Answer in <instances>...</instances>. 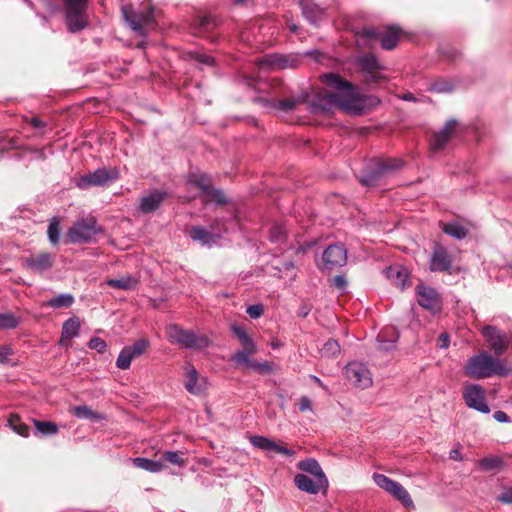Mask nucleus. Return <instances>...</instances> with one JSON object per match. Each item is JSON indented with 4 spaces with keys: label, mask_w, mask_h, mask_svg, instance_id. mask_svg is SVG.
Instances as JSON below:
<instances>
[{
    "label": "nucleus",
    "mask_w": 512,
    "mask_h": 512,
    "mask_svg": "<svg viewBox=\"0 0 512 512\" xmlns=\"http://www.w3.org/2000/svg\"><path fill=\"white\" fill-rule=\"evenodd\" d=\"M432 89L437 92H446L450 90V87L443 83H435Z\"/></svg>",
    "instance_id": "nucleus-60"
},
{
    "label": "nucleus",
    "mask_w": 512,
    "mask_h": 512,
    "mask_svg": "<svg viewBox=\"0 0 512 512\" xmlns=\"http://www.w3.org/2000/svg\"><path fill=\"white\" fill-rule=\"evenodd\" d=\"M133 463L138 468H141L146 471L153 472V473L160 472L165 467L161 461H154V460H149V459L141 458V457L135 458L133 460Z\"/></svg>",
    "instance_id": "nucleus-32"
},
{
    "label": "nucleus",
    "mask_w": 512,
    "mask_h": 512,
    "mask_svg": "<svg viewBox=\"0 0 512 512\" xmlns=\"http://www.w3.org/2000/svg\"><path fill=\"white\" fill-rule=\"evenodd\" d=\"M463 398L468 407L482 413H489L490 409L485 400L484 389L477 384H467L463 390Z\"/></svg>",
    "instance_id": "nucleus-13"
},
{
    "label": "nucleus",
    "mask_w": 512,
    "mask_h": 512,
    "mask_svg": "<svg viewBox=\"0 0 512 512\" xmlns=\"http://www.w3.org/2000/svg\"><path fill=\"white\" fill-rule=\"evenodd\" d=\"M452 266V258L448 254L447 250L437 244L434 246L431 261H430V269L434 272H443L448 271Z\"/></svg>",
    "instance_id": "nucleus-20"
},
{
    "label": "nucleus",
    "mask_w": 512,
    "mask_h": 512,
    "mask_svg": "<svg viewBox=\"0 0 512 512\" xmlns=\"http://www.w3.org/2000/svg\"><path fill=\"white\" fill-rule=\"evenodd\" d=\"M287 61L280 55H269L260 61V65L267 66L272 69H280L286 67Z\"/></svg>",
    "instance_id": "nucleus-35"
},
{
    "label": "nucleus",
    "mask_w": 512,
    "mask_h": 512,
    "mask_svg": "<svg viewBox=\"0 0 512 512\" xmlns=\"http://www.w3.org/2000/svg\"><path fill=\"white\" fill-rule=\"evenodd\" d=\"M25 266L33 272H43L53 265V257L48 253H42L36 256L26 258Z\"/></svg>",
    "instance_id": "nucleus-24"
},
{
    "label": "nucleus",
    "mask_w": 512,
    "mask_h": 512,
    "mask_svg": "<svg viewBox=\"0 0 512 512\" xmlns=\"http://www.w3.org/2000/svg\"><path fill=\"white\" fill-rule=\"evenodd\" d=\"M442 229L446 234L457 239L464 238L468 232L463 225L456 222L443 224Z\"/></svg>",
    "instance_id": "nucleus-33"
},
{
    "label": "nucleus",
    "mask_w": 512,
    "mask_h": 512,
    "mask_svg": "<svg viewBox=\"0 0 512 512\" xmlns=\"http://www.w3.org/2000/svg\"><path fill=\"white\" fill-rule=\"evenodd\" d=\"M478 465L483 471H492L500 469L503 465V461L498 457H487L481 459Z\"/></svg>",
    "instance_id": "nucleus-37"
},
{
    "label": "nucleus",
    "mask_w": 512,
    "mask_h": 512,
    "mask_svg": "<svg viewBox=\"0 0 512 512\" xmlns=\"http://www.w3.org/2000/svg\"><path fill=\"white\" fill-rule=\"evenodd\" d=\"M345 375L358 388L366 389L372 385L371 373L362 363H349L345 368Z\"/></svg>",
    "instance_id": "nucleus-12"
},
{
    "label": "nucleus",
    "mask_w": 512,
    "mask_h": 512,
    "mask_svg": "<svg viewBox=\"0 0 512 512\" xmlns=\"http://www.w3.org/2000/svg\"><path fill=\"white\" fill-rule=\"evenodd\" d=\"M11 354V349L6 346L0 347V363H5L8 360V356Z\"/></svg>",
    "instance_id": "nucleus-57"
},
{
    "label": "nucleus",
    "mask_w": 512,
    "mask_h": 512,
    "mask_svg": "<svg viewBox=\"0 0 512 512\" xmlns=\"http://www.w3.org/2000/svg\"><path fill=\"white\" fill-rule=\"evenodd\" d=\"M183 384L185 389L193 395L202 394L208 386L207 379L200 376L195 367L191 364L184 366Z\"/></svg>",
    "instance_id": "nucleus-14"
},
{
    "label": "nucleus",
    "mask_w": 512,
    "mask_h": 512,
    "mask_svg": "<svg viewBox=\"0 0 512 512\" xmlns=\"http://www.w3.org/2000/svg\"><path fill=\"white\" fill-rule=\"evenodd\" d=\"M148 347V342L144 339H140L136 341L132 346L126 347L128 350H130L131 354L134 357H138L142 355Z\"/></svg>",
    "instance_id": "nucleus-46"
},
{
    "label": "nucleus",
    "mask_w": 512,
    "mask_h": 512,
    "mask_svg": "<svg viewBox=\"0 0 512 512\" xmlns=\"http://www.w3.org/2000/svg\"><path fill=\"white\" fill-rule=\"evenodd\" d=\"M122 14L131 29L140 36L155 28L154 9L150 6L139 13H135L130 6H123Z\"/></svg>",
    "instance_id": "nucleus-4"
},
{
    "label": "nucleus",
    "mask_w": 512,
    "mask_h": 512,
    "mask_svg": "<svg viewBox=\"0 0 512 512\" xmlns=\"http://www.w3.org/2000/svg\"><path fill=\"white\" fill-rule=\"evenodd\" d=\"M138 280L130 275H123L116 279L107 280V284L119 290H132L137 286Z\"/></svg>",
    "instance_id": "nucleus-31"
},
{
    "label": "nucleus",
    "mask_w": 512,
    "mask_h": 512,
    "mask_svg": "<svg viewBox=\"0 0 512 512\" xmlns=\"http://www.w3.org/2000/svg\"><path fill=\"white\" fill-rule=\"evenodd\" d=\"M251 443L262 450L270 451L271 447H274V441L263 437V436H254L251 438Z\"/></svg>",
    "instance_id": "nucleus-45"
},
{
    "label": "nucleus",
    "mask_w": 512,
    "mask_h": 512,
    "mask_svg": "<svg viewBox=\"0 0 512 512\" xmlns=\"http://www.w3.org/2000/svg\"><path fill=\"white\" fill-rule=\"evenodd\" d=\"M300 103L297 99H286L279 102V108L284 111H292Z\"/></svg>",
    "instance_id": "nucleus-48"
},
{
    "label": "nucleus",
    "mask_w": 512,
    "mask_h": 512,
    "mask_svg": "<svg viewBox=\"0 0 512 512\" xmlns=\"http://www.w3.org/2000/svg\"><path fill=\"white\" fill-rule=\"evenodd\" d=\"M358 66L360 69L366 73V81L368 82H378L380 76L378 74V70L380 69V65L377 59L373 55H365L359 57Z\"/></svg>",
    "instance_id": "nucleus-22"
},
{
    "label": "nucleus",
    "mask_w": 512,
    "mask_h": 512,
    "mask_svg": "<svg viewBox=\"0 0 512 512\" xmlns=\"http://www.w3.org/2000/svg\"><path fill=\"white\" fill-rule=\"evenodd\" d=\"M456 126V121L450 120L445 124L441 131L434 134L430 141V148L433 152H439L445 147V145L452 138Z\"/></svg>",
    "instance_id": "nucleus-21"
},
{
    "label": "nucleus",
    "mask_w": 512,
    "mask_h": 512,
    "mask_svg": "<svg viewBox=\"0 0 512 512\" xmlns=\"http://www.w3.org/2000/svg\"><path fill=\"white\" fill-rule=\"evenodd\" d=\"M347 262V251L340 244L330 245L322 256V267L325 269H333L342 267Z\"/></svg>",
    "instance_id": "nucleus-16"
},
{
    "label": "nucleus",
    "mask_w": 512,
    "mask_h": 512,
    "mask_svg": "<svg viewBox=\"0 0 512 512\" xmlns=\"http://www.w3.org/2000/svg\"><path fill=\"white\" fill-rule=\"evenodd\" d=\"M188 184L195 186L200 190V197L202 201L207 204L215 202L217 204L225 203V196L221 191L214 190L211 186V180L204 174H192L189 178Z\"/></svg>",
    "instance_id": "nucleus-9"
},
{
    "label": "nucleus",
    "mask_w": 512,
    "mask_h": 512,
    "mask_svg": "<svg viewBox=\"0 0 512 512\" xmlns=\"http://www.w3.org/2000/svg\"><path fill=\"white\" fill-rule=\"evenodd\" d=\"M162 458L165 461L177 466H184L186 463V460L183 457V453L178 451H165L162 455Z\"/></svg>",
    "instance_id": "nucleus-40"
},
{
    "label": "nucleus",
    "mask_w": 512,
    "mask_h": 512,
    "mask_svg": "<svg viewBox=\"0 0 512 512\" xmlns=\"http://www.w3.org/2000/svg\"><path fill=\"white\" fill-rule=\"evenodd\" d=\"M238 366H241L244 369L253 370L262 375H268L274 371L273 363L268 362V361L259 362L255 359H251V358L242 362V364H239Z\"/></svg>",
    "instance_id": "nucleus-28"
},
{
    "label": "nucleus",
    "mask_w": 512,
    "mask_h": 512,
    "mask_svg": "<svg viewBox=\"0 0 512 512\" xmlns=\"http://www.w3.org/2000/svg\"><path fill=\"white\" fill-rule=\"evenodd\" d=\"M80 328V321L76 317L69 318L64 322L60 342L64 344L66 341L76 337Z\"/></svg>",
    "instance_id": "nucleus-29"
},
{
    "label": "nucleus",
    "mask_w": 512,
    "mask_h": 512,
    "mask_svg": "<svg viewBox=\"0 0 512 512\" xmlns=\"http://www.w3.org/2000/svg\"><path fill=\"white\" fill-rule=\"evenodd\" d=\"M89 347L91 349H95L97 350L98 352H103L106 348V343L104 340H102L101 338H92L89 342Z\"/></svg>",
    "instance_id": "nucleus-51"
},
{
    "label": "nucleus",
    "mask_w": 512,
    "mask_h": 512,
    "mask_svg": "<svg viewBox=\"0 0 512 512\" xmlns=\"http://www.w3.org/2000/svg\"><path fill=\"white\" fill-rule=\"evenodd\" d=\"M60 236L59 220L54 218L48 227V237L52 244H57Z\"/></svg>",
    "instance_id": "nucleus-44"
},
{
    "label": "nucleus",
    "mask_w": 512,
    "mask_h": 512,
    "mask_svg": "<svg viewBox=\"0 0 512 512\" xmlns=\"http://www.w3.org/2000/svg\"><path fill=\"white\" fill-rule=\"evenodd\" d=\"M449 457H450V459L455 460V461L463 460V457L461 455V448L459 445L450 451Z\"/></svg>",
    "instance_id": "nucleus-56"
},
{
    "label": "nucleus",
    "mask_w": 512,
    "mask_h": 512,
    "mask_svg": "<svg viewBox=\"0 0 512 512\" xmlns=\"http://www.w3.org/2000/svg\"><path fill=\"white\" fill-rule=\"evenodd\" d=\"M294 483L298 489L310 494H317L328 486L327 478H310L302 473L295 476Z\"/></svg>",
    "instance_id": "nucleus-17"
},
{
    "label": "nucleus",
    "mask_w": 512,
    "mask_h": 512,
    "mask_svg": "<svg viewBox=\"0 0 512 512\" xmlns=\"http://www.w3.org/2000/svg\"><path fill=\"white\" fill-rule=\"evenodd\" d=\"M321 79L333 90L327 95L330 104L349 113H359L363 109L362 99L356 86L335 73L324 74Z\"/></svg>",
    "instance_id": "nucleus-1"
},
{
    "label": "nucleus",
    "mask_w": 512,
    "mask_h": 512,
    "mask_svg": "<svg viewBox=\"0 0 512 512\" xmlns=\"http://www.w3.org/2000/svg\"><path fill=\"white\" fill-rule=\"evenodd\" d=\"M118 178V172L115 169H97L92 173L80 177L77 182L78 187L88 188L90 186H101Z\"/></svg>",
    "instance_id": "nucleus-15"
},
{
    "label": "nucleus",
    "mask_w": 512,
    "mask_h": 512,
    "mask_svg": "<svg viewBox=\"0 0 512 512\" xmlns=\"http://www.w3.org/2000/svg\"><path fill=\"white\" fill-rule=\"evenodd\" d=\"M402 165L403 162L397 159L377 160L371 164L360 182L366 186H373L381 177L400 169Z\"/></svg>",
    "instance_id": "nucleus-8"
},
{
    "label": "nucleus",
    "mask_w": 512,
    "mask_h": 512,
    "mask_svg": "<svg viewBox=\"0 0 512 512\" xmlns=\"http://www.w3.org/2000/svg\"><path fill=\"white\" fill-rule=\"evenodd\" d=\"M34 425L36 427V430L41 433L42 435H53L58 432V427L55 423L50 421H39L34 420Z\"/></svg>",
    "instance_id": "nucleus-38"
},
{
    "label": "nucleus",
    "mask_w": 512,
    "mask_h": 512,
    "mask_svg": "<svg viewBox=\"0 0 512 512\" xmlns=\"http://www.w3.org/2000/svg\"><path fill=\"white\" fill-rule=\"evenodd\" d=\"M102 232L94 217L89 216L77 220L67 231L65 243H87Z\"/></svg>",
    "instance_id": "nucleus-3"
},
{
    "label": "nucleus",
    "mask_w": 512,
    "mask_h": 512,
    "mask_svg": "<svg viewBox=\"0 0 512 512\" xmlns=\"http://www.w3.org/2000/svg\"><path fill=\"white\" fill-rule=\"evenodd\" d=\"M417 298L418 303L425 309H428L432 311L433 313H436L440 310V299L437 294V292L430 288L425 286H418L417 287Z\"/></svg>",
    "instance_id": "nucleus-19"
},
{
    "label": "nucleus",
    "mask_w": 512,
    "mask_h": 512,
    "mask_svg": "<svg viewBox=\"0 0 512 512\" xmlns=\"http://www.w3.org/2000/svg\"><path fill=\"white\" fill-rule=\"evenodd\" d=\"M10 428L17 434L27 437L29 433V427L22 423L18 415H11L8 419Z\"/></svg>",
    "instance_id": "nucleus-36"
},
{
    "label": "nucleus",
    "mask_w": 512,
    "mask_h": 512,
    "mask_svg": "<svg viewBox=\"0 0 512 512\" xmlns=\"http://www.w3.org/2000/svg\"><path fill=\"white\" fill-rule=\"evenodd\" d=\"M298 406L301 412L310 411L312 409V402L308 397L303 396L299 399Z\"/></svg>",
    "instance_id": "nucleus-53"
},
{
    "label": "nucleus",
    "mask_w": 512,
    "mask_h": 512,
    "mask_svg": "<svg viewBox=\"0 0 512 512\" xmlns=\"http://www.w3.org/2000/svg\"><path fill=\"white\" fill-rule=\"evenodd\" d=\"M263 306L260 305V304H256V305H252V306H249L247 308V314L253 318V319H256V318H259L262 314H263Z\"/></svg>",
    "instance_id": "nucleus-50"
},
{
    "label": "nucleus",
    "mask_w": 512,
    "mask_h": 512,
    "mask_svg": "<svg viewBox=\"0 0 512 512\" xmlns=\"http://www.w3.org/2000/svg\"><path fill=\"white\" fill-rule=\"evenodd\" d=\"M303 12H304V14L306 15V17H307V18H309V19H310L311 21H313V22H315V21L317 20V18H319V17H320V14H321V12H320V11H318V12H317V14H316L315 16H310V15H309V11H308V7H305V8L303 9Z\"/></svg>",
    "instance_id": "nucleus-62"
},
{
    "label": "nucleus",
    "mask_w": 512,
    "mask_h": 512,
    "mask_svg": "<svg viewBox=\"0 0 512 512\" xmlns=\"http://www.w3.org/2000/svg\"><path fill=\"white\" fill-rule=\"evenodd\" d=\"M398 339V332L393 327H387L382 330L378 335L380 349L389 351L393 349L395 342Z\"/></svg>",
    "instance_id": "nucleus-27"
},
{
    "label": "nucleus",
    "mask_w": 512,
    "mask_h": 512,
    "mask_svg": "<svg viewBox=\"0 0 512 512\" xmlns=\"http://www.w3.org/2000/svg\"><path fill=\"white\" fill-rule=\"evenodd\" d=\"M464 371L470 378L485 379L493 375H507L510 369L504 360L494 358L483 351L467 361Z\"/></svg>",
    "instance_id": "nucleus-2"
},
{
    "label": "nucleus",
    "mask_w": 512,
    "mask_h": 512,
    "mask_svg": "<svg viewBox=\"0 0 512 512\" xmlns=\"http://www.w3.org/2000/svg\"><path fill=\"white\" fill-rule=\"evenodd\" d=\"M166 193L161 190H153L144 195L140 201V210L143 213H151L159 208L165 200Z\"/></svg>",
    "instance_id": "nucleus-23"
},
{
    "label": "nucleus",
    "mask_w": 512,
    "mask_h": 512,
    "mask_svg": "<svg viewBox=\"0 0 512 512\" xmlns=\"http://www.w3.org/2000/svg\"><path fill=\"white\" fill-rule=\"evenodd\" d=\"M270 238L274 242H282L286 238L285 228L280 225H274L270 230Z\"/></svg>",
    "instance_id": "nucleus-47"
},
{
    "label": "nucleus",
    "mask_w": 512,
    "mask_h": 512,
    "mask_svg": "<svg viewBox=\"0 0 512 512\" xmlns=\"http://www.w3.org/2000/svg\"><path fill=\"white\" fill-rule=\"evenodd\" d=\"M497 500L503 504H512V488L505 487L503 492L498 495Z\"/></svg>",
    "instance_id": "nucleus-49"
},
{
    "label": "nucleus",
    "mask_w": 512,
    "mask_h": 512,
    "mask_svg": "<svg viewBox=\"0 0 512 512\" xmlns=\"http://www.w3.org/2000/svg\"><path fill=\"white\" fill-rule=\"evenodd\" d=\"M68 29L77 32L88 23L87 0H63Z\"/></svg>",
    "instance_id": "nucleus-5"
},
{
    "label": "nucleus",
    "mask_w": 512,
    "mask_h": 512,
    "mask_svg": "<svg viewBox=\"0 0 512 512\" xmlns=\"http://www.w3.org/2000/svg\"><path fill=\"white\" fill-rule=\"evenodd\" d=\"M192 56L194 57V59L197 62L204 63L206 65H213L214 64V58L209 56V55H205V54H202V53L195 52V53L192 54Z\"/></svg>",
    "instance_id": "nucleus-52"
},
{
    "label": "nucleus",
    "mask_w": 512,
    "mask_h": 512,
    "mask_svg": "<svg viewBox=\"0 0 512 512\" xmlns=\"http://www.w3.org/2000/svg\"><path fill=\"white\" fill-rule=\"evenodd\" d=\"M189 236L203 245H210L215 242V237H219L220 234L216 231L209 232L202 227L194 226L189 230Z\"/></svg>",
    "instance_id": "nucleus-25"
},
{
    "label": "nucleus",
    "mask_w": 512,
    "mask_h": 512,
    "mask_svg": "<svg viewBox=\"0 0 512 512\" xmlns=\"http://www.w3.org/2000/svg\"><path fill=\"white\" fill-rule=\"evenodd\" d=\"M232 331L235 334V336L239 339V342L242 346V350L236 352L232 356V361L235 362L236 365H239V364H242V362L249 359L250 356L256 354L258 351V348H257L256 343L247 334L244 327L238 326V325H232Z\"/></svg>",
    "instance_id": "nucleus-11"
},
{
    "label": "nucleus",
    "mask_w": 512,
    "mask_h": 512,
    "mask_svg": "<svg viewBox=\"0 0 512 512\" xmlns=\"http://www.w3.org/2000/svg\"><path fill=\"white\" fill-rule=\"evenodd\" d=\"M322 356L332 357L340 352V346L335 340H328L320 350Z\"/></svg>",
    "instance_id": "nucleus-42"
},
{
    "label": "nucleus",
    "mask_w": 512,
    "mask_h": 512,
    "mask_svg": "<svg viewBox=\"0 0 512 512\" xmlns=\"http://www.w3.org/2000/svg\"><path fill=\"white\" fill-rule=\"evenodd\" d=\"M373 480L378 487L392 495L405 507L410 508L414 506L410 494L399 482H396L383 474L377 473L373 475Z\"/></svg>",
    "instance_id": "nucleus-10"
},
{
    "label": "nucleus",
    "mask_w": 512,
    "mask_h": 512,
    "mask_svg": "<svg viewBox=\"0 0 512 512\" xmlns=\"http://www.w3.org/2000/svg\"><path fill=\"white\" fill-rule=\"evenodd\" d=\"M135 357L131 354L130 350H128L126 347L120 352L116 365L118 368L122 370H126L130 367L131 361Z\"/></svg>",
    "instance_id": "nucleus-41"
},
{
    "label": "nucleus",
    "mask_w": 512,
    "mask_h": 512,
    "mask_svg": "<svg viewBox=\"0 0 512 512\" xmlns=\"http://www.w3.org/2000/svg\"><path fill=\"white\" fill-rule=\"evenodd\" d=\"M437 345L440 348H447L449 346V337L446 333H442L437 341Z\"/></svg>",
    "instance_id": "nucleus-58"
},
{
    "label": "nucleus",
    "mask_w": 512,
    "mask_h": 512,
    "mask_svg": "<svg viewBox=\"0 0 512 512\" xmlns=\"http://www.w3.org/2000/svg\"><path fill=\"white\" fill-rule=\"evenodd\" d=\"M299 470L309 473L314 478H326L319 463L314 459H306L297 464Z\"/></svg>",
    "instance_id": "nucleus-30"
},
{
    "label": "nucleus",
    "mask_w": 512,
    "mask_h": 512,
    "mask_svg": "<svg viewBox=\"0 0 512 512\" xmlns=\"http://www.w3.org/2000/svg\"><path fill=\"white\" fill-rule=\"evenodd\" d=\"M212 23V20L210 17H203L200 21V26L205 29L210 28V24Z\"/></svg>",
    "instance_id": "nucleus-61"
},
{
    "label": "nucleus",
    "mask_w": 512,
    "mask_h": 512,
    "mask_svg": "<svg viewBox=\"0 0 512 512\" xmlns=\"http://www.w3.org/2000/svg\"><path fill=\"white\" fill-rule=\"evenodd\" d=\"M270 451H274L276 453L284 454L287 456H292L294 452L286 447H283L277 443L274 442V447H271Z\"/></svg>",
    "instance_id": "nucleus-54"
},
{
    "label": "nucleus",
    "mask_w": 512,
    "mask_h": 512,
    "mask_svg": "<svg viewBox=\"0 0 512 512\" xmlns=\"http://www.w3.org/2000/svg\"><path fill=\"white\" fill-rule=\"evenodd\" d=\"M482 334L490 349L493 350L496 355H501L506 351L508 347L507 340L498 329L492 326H486L482 329Z\"/></svg>",
    "instance_id": "nucleus-18"
},
{
    "label": "nucleus",
    "mask_w": 512,
    "mask_h": 512,
    "mask_svg": "<svg viewBox=\"0 0 512 512\" xmlns=\"http://www.w3.org/2000/svg\"><path fill=\"white\" fill-rule=\"evenodd\" d=\"M333 284L336 288H338L339 290H344L346 285H347V281L344 277L342 276H335L333 278Z\"/></svg>",
    "instance_id": "nucleus-55"
},
{
    "label": "nucleus",
    "mask_w": 512,
    "mask_h": 512,
    "mask_svg": "<svg viewBox=\"0 0 512 512\" xmlns=\"http://www.w3.org/2000/svg\"><path fill=\"white\" fill-rule=\"evenodd\" d=\"M18 323L19 320L13 313H0V330L15 328Z\"/></svg>",
    "instance_id": "nucleus-39"
},
{
    "label": "nucleus",
    "mask_w": 512,
    "mask_h": 512,
    "mask_svg": "<svg viewBox=\"0 0 512 512\" xmlns=\"http://www.w3.org/2000/svg\"><path fill=\"white\" fill-rule=\"evenodd\" d=\"M284 270L285 271H290V270H293L294 269V265L292 262H286L284 263Z\"/></svg>",
    "instance_id": "nucleus-64"
},
{
    "label": "nucleus",
    "mask_w": 512,
    "mask_h": 512,
    "mask_svg": "<svg viewBox=\"0 0 512 512\" xmlns=\"http://www.w3.org/2000/svg\"><path fill=\"white\" fill-rule=\"evenodd\" d=\"M385 274L397 287L404 288L406 286L407 273L403 267L399 265L390 266L385 270Z\"/></svg>",
    "instance_id": "nucleus-26"
},
{
    "label": "nucleus",
    "mask_w": 512,
    "mask_h": 512,
    "mask_svg": "<svg viewBox=\"0 0 512 512\" xmlns=\"http://www.w3.org/2000/svg\"><path fill=\"white\" fill-rule=\"evenodd\" d=\"M74 302V298L71 294H61L56 297L51 298L47 305L54 308H67L70 307Z\"/></svg>",
    "instance_id": "nucleus-34"
},
{
    "label": "nucleus",
    "mask_w": 512,
    "mask_h": 512,
    "mask_svg": "<svg viewBox=\"0 0 512 512\" xmlns=\"http://www.w3.org/2000/svg\"><path fill=\"white\" fill-rule=\"evenodd\" d=\"M493 417L496 421L501 422V423H506L509 421V417L503 411L494 412Z\"/></svg>",
    "instance_id": "nucleus-59"
},
{
    "label": "nucleus",
    "mask_w": 512,
    "mask_h": 512,
    "mask_svg": "<svg viewBox=\"0 0 512 512\" xmlns=\"http://www.w3.org/2000/svg\"><path fill=\"white\" fill-rule=\"evenodd\" d=\"M399 36V30L395 27H389L384 32L367 28L357 35L356 41L359 46H371L373 40L380 39L382 47L391 50L396 46Z\"/></svg>",
    "instance_id": "nucleus-6"
},
{
    "label": "nucleus",
    "mask_w": 512,
    "mask_h": 512,
    "mask_svg": "<svg viewBox=\"0 0 512 512\" xmlns=\"http://www.w3.org/2000/svg\"><path fill=\"white\" fill-rule=\"evenodd\" d=\"M167 335L172 343L185 348L201 349L208 345V338L204 335H197L193 331L184 330L178 325L167 327Z\"/></svg>",
    "instance_id": "nucleus-7"
},
{
    "label": "nucleus",
    "mask_w": 512,
    "mask_h": 512,
    "mask_svg": "<svg viewBox=\"0 0 512 512\" xmlns=\"http://www.w3.org/2000/svg\"><path fill=\"white\" fill-rule=\"evenodd\" d=\"M31 125L35 128H40L44 126V123L41 119L34 117L31 119Z\"/></svg>",
    "instance_id": "nucleus-63"
},
{
    "label": "nucleus",
    "mask_w": 512,
    "mask_h": 512,
    "mask_svg": "<svg viewBox=\"0 0 512 512\" xmlns=\"http://www.w3.org/2000/svg\"><path fill=\"white\" fill-rule=\"evenodd\" d=\"M72 412L75 416L82 419H96L99 416L92 411L88 406H75L72 408Z\"/></svg>",
    "instance_id": "nucleus-43"
}]
</instances>
